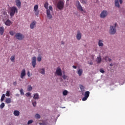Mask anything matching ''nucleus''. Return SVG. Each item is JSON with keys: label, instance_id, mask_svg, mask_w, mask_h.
Returning a JSON list of instances; mask_svg holds the SVG:
<instances>
[{"label": "nucleus", "instance_id": "obj_1", "mask_svg": "<svg viewBox=\"0 0 125 125\" xmlns=\"http://www.w3.org/2000/svg\"><path fill=\"white\" fill-rule=\"evenodd\" d=\"M109 33L110 35H115L117 33V23H113L109 26Z\"/></svg>", "mask_w": 125, "mask_h": 125}, {"label": "nucleus", "instance_id": "obj_2", "mask_svg": "<svg viewBox=\"0 0 125 125\" xmlns=\"http://www.w3.org/2000/svg\"><path fill=\"white\" fill-rule=\"evenodd\" d=\"M47 17L48 19H51L52 18V15H53V9L52 6H49V8L46 10Z\"/></svg>", "mask_w": 125, "mask_h": 125}, {"label": "nucleus", "instance_id": "obj_3", "mask_svg": "<svg viewBox=\"0 0 125 125\" xmlns=\"http://www.w3.org/2000/svg\"><path fill=\"white\" fill-rule=\"evenodd\" d=\"M18 13V9H17V7L15 6H13L10 8V11L9 12V13L11 17H13V16H14V14H15V13Z\"/></svg>", "mask_w": 125, "mask_h": 125}, {"label": "nucleus", "instance_id": "obj_4", "mask_svg": "<svg viewBox=\"0 0 125 125\" xmlns=\"http://www.w3.org/2000/svg\"><path fill=\"white\" fill-rule=\"evenodd\" d=\"M108 14H109L108 11L104 10L101 12V14H100V17L102 19H104L105 17H107V16H108Z\"/></svg>", "mask_w": 125, "mask_h": 125}, {"label": "nucleus", "instance_id": "obj_5", "mask_svg": "<svg viewBox=\"0 0 125 125\" xmlns=\"http://www.w3.org/2000/svg\"><path fill=\"white\" fill-rule=\"evenodd\" d=\"M57 8L60 10H62L64 8V1L60 0L57 3Z\"/></svg>", "mask_w": 125, "mask_h": 125}, {"label": "nucleus", "instance_id": "obj_6", "mask_svg": "<svg viewBox=\"0 0 125 125\" xmlns=\"http://www.w3.org/2000/svg\"><path fill=\"white\" fill-rule=\"evenodd\" d=\"M16 39L19 40V41H22L24 39V35L20 33H18L15 35Z\"/></svg>", "mask_w": 125, "mask_h": 125}, {"label": "nucleus", "instance_id": "obj_7", "mask_svg": "<svg viewBox=\"0 0 125 125\" xmlns=\"http://www.w3.org/2000/svg\"><path fill=\"white\" fill-rule=\"evenodd\" d=\"M89 94H90V92H89V91H86L84 94V97L82 99V101H86V100H87V98L89 97Z\"/></svg>", "mask_w": 125, "mask_h": 125}, {"label": "nucleus", "instance_id": "obj_8", "mask_svg": "<svg viewBox=\"0 0 125 125\" xmlns=\"http://www.w3.org/2000/svg\"><path fill=\"white\" fill-rule=\"evenodd\" d=\"M119 0L120 4H122V3H123V0H115L114 3H115V6L116 7H118V8H120V7H121V6L120 5V3H119Z\"/></svg>", "mask_w": 125, "mask_h": 125}, {"label": "nucleus", "instance_id": "obj_9", "mask_svg": "<svg viewBox=\"0 0 125 125\" xmlns=\"http://www.w3.org/2000/svg\"><path fill=\"white\" fill-rule=\"evenodd\" d=\"M55 75L61 77L62 76V70L60 67H58L56 69Z\"/></svg>", "mask_w": 125, "mask_h": 125}, {"label": "nucleus", "instance_id": "obj_10", "mask_svg": "<svg viewBox=\"0 0 125 125\" xmlns=\"http://www.w3.org/2000/svg\"><path fill=\"white\" fill-rule=\"evenodd\" d=\"M76 7H77L78 9L79 10H80V11H83V7L82 6V5H81V3H80V1H77L76 2Z\"/></svg>", "mask_w": 125, "mask_h": 125}, {"label": "nucleus", "instance_id": "obj_11", "mask_svg": "<svg viewBox=\"0 0 125 125\" xmlns=\"http://www.w3.org/2000/svg\"><path fill=\"white\" fill-rule=\"evenodd\" d=\"M37 64V58L36 57H33L32 58V65L33 68L36 67V65Z\"/></svg>", "mask_w": 125, "mask_h": 125}, {"label": "nucleus", "instance_id": "obj_12", "mask_svg": "<svg viewBox=\"0 0 125 125\" xmlns=\"http://www.w3.org/2000/svg\"><path fill=\"white\" fill-rule=\"evenodd\" d=\"M26 76V69H23L21 73V78L24 79V77Z\"/></svg>", "mask_w": 125, "mask_h": 125}, {"label": "nucleus", "instance_id": "obj_13", "mask_svg": "<svg viewBox=\"0 0 125 125\" xmlns=\"http://www.w3.org/2000/svg\"><path fill=\"white\" fill-rule=\"evenodd\" d=\"M33 99L34 100H39L40 99V95L39 93H35L33 95Z\"/></svg>", "mask_w": 125, "mask_h": 125}, {"label": "nucleus", "instance_id": "obj_14", "mask_svg": "<svg viewBox=\"0 0 125 125\" xmlns=\"http://www.w3.org/2000/svg\"><path fill=\"white\" fill-rule=\"evenodd\" d=\"M36 25H37V21H34L30 23V28L34 29L36 27Z\"/></svg>", "mask_w": 125, "mask_h": 125}, {"label": "nucleus", "instance_id": "obj_15", "mask_svg": "<svg viewBox=\"0 0 125 125\" xmlns=\"http://www.w3.org/2000/svg\"><path fill=\"white\" fill-rule=\"evenodd\" d=\"M76 38L78 41H80L81 39H82V33L80 31H78L77 35L76 36Z\"/></svg>", "mask_w": 125, "mask_h": 125}, {"label": "nucleus", "instance_id": "obj_16", "mask_svg": "<svg viewBox=\"0 0 125 125\" xmlns=\"http://www.w3.org/2000/svg\"><path fill=\"white\" fill-rule=\"evenodd\" d=\"M4 23L6 26H10L12 24V22L10 20H8L6 21H4Z\"/></svg>", "mask_w": 125, "mask_h": 125}, {"label": "nucleus", "instance_id": "obj_17", "mask_svg": "<svg viewBox=\"0 0 125 125\" xmlns=\"http://www.w3.org/2000/svg\"><path fill=\"white\" fill-rule=\"evenodd\" d=\"M16 3L19 8L21 7V1L20 0H16Z\"/></svg>", "mask_w": 125, "mask_h": 125}, {"label": "nucleus", "instance_id": "obj_18", "mask_svg": "<svg viewBox=\"0 0 125 125\" xmlns=\"http://www.w3.org/2000/svg\"><path fill=\"white\" fill-rule=\"evenodd\" d=\"M83 69H79L77 71V74L79 76V77H81L82 75H83Z\"/></svg>", "mask_w": 125, "mask_h": 125}, {"label": "nucleus", "instance_id": "obj_19", "mask_svg": "<svg viewBox=\"0 0 125 125\" xmlns=\"http://www.w3.org/2000/svg\"><path fill=\"white\" fill-rule=\"evenodd\" d=\"M102 61V59L101 58V57L98 56L97 57L96 59V62H97L98 63H101Z\"/></svg>", "mask_w": 125, "mask_h": 125}, {"label": "nucleus", "instance_id": "obj_20", "mask_svg": "<svg viewBox=\"0 0 125 125\" xmlns=\"http://www.w3.org/2000/svg\"><path fill=\"white\" fill-rule=\"evenodd\" d=\"M39 72L42 75H45V70L44 69V68H40L39 70Z\"/></svg>", "mask_w": 125, "mask_h": 125}, {"label": "nucleus", "instance_id": "obj_21", "mask_svg": "<svg viewBox=\"0 0 125 125\" xmlns=\"http://www.w3.org/2000/svg\"><path fill=\"white\" fill-rule=\"evenodd\" d=\"M13 114L15 117H18L20 115V112L18 110H14Z\"/></svg>", "mask_w": 125, "mask_h": 125}, {"label": "nucleus", "instance_id": "obj_22", "mask_svg": "<svg viewBox=\"0 0 125 125\" xmlns=\"http://www.w3.org/2000/svg\"><path fill=\"white\" fill-rule=\"evenodd\" d=\"M98 45L101 47L103 46L104 45V43H103V41L99 40L98 42Z\"/></svg>", "mask_w": 125, "mask_h": 125}, {"label": "nucleus", "instance_id": "obj_23", "mask_svg": "<svg viewBox=\"0 0 125 125\" xmlns=\"http://www.w3.org/2000/svg\"><path fill=\"white\" fill-rule=\"evenodd\" d=\"M4 33V28L3 26L0 27V35L2 36Z\"/></svg>", "mask_w": 125, "mask_h": 125}, {"label": "nucleus", "instance_id": "obj_24", "mask_svg": "<svg viewBox=\"0 0 125 125\" xmlns=\"http://www.w3.org/2000/svg\"><path fill=\"white\" fill-rule=\"evenodd\" d=\"M12 101H11V99L10 98H8L7 99H6L5 100V103L7 104H10V103H11Z\"/></svg>", "mask_w": 125, "mask_h": 125}, {"label": "nucleus", "instance_id": "obj_25", "mask_svg": "<svg viewBox=\"0 0 125 125\" xmlns=\"http://www.w3.org/2000/svg\"><path fill=\"white\" fill-rule=\"evenodd\" d=\"M33 90V87H32V85H28L27 86V91L29 92H31Z\"/></svg>", "mask_w": 125, "mask_h": 125}, {"label": "nucleus", "instance_id": "obj_26", "mask_svg": "<svg viewBox=\"0 0 125 125\" xmlns=\"http://www.w3.org/2000/svg\"><path fill=\"white\" fill-rule=\"evenodd\" d=\"M80 89H81L82 92H83L82 94L83 95V92L84 91V86H83V85L81 84V85H80Z\"/></svg>", "mask_w": 125, "mask_h": 125}, {"label": "nucleus", "instance_id": "obj_27", "mask_svg": "<svg viewBox=\"0 0 125 125\" xmlns=\"http://www.w3.org/2000/svg\"><path fill=\"white\" fill-rule=\"evenodd\" d=\"M104 60L106 62H112V59H110V58H109L108 57H105L104 58Z\"/></svg>", "mask_w": 125, "mask_h": 125}, {"label": "nucleus", "instance_id": "obj_28", "mask_svg": "<svg viewBox=\"0 0 125 125\" xmlns=\"http://www.w3.org/2000/svg\"><path fill=\"white\" fill-rule=\"evenodd\" d=\"M62 94L64 96H66L67 94H68V91L66 90H64L63 92H62Z\"/></svg>", "mask_w": 125, "mask_h": 125}, {"label": "nucleus", "instance_id": "obj_29", "mask_svg": "<svg viewBox=\"0 0 125 125\" xmlns=\"http://www.w3.org/2000/svg\"><path fill=\"white\" fill-rule=\"evenodd\" d=\"M10 60L12 61V62H14V61H15V56H12L10 58Z\"/></svg>", "mask_w": 125, "mask_h": 125}, {"label": "nucleus", "instance_id": "obj_30", "mask_svg": "<svg viewBox=\"0 0 125 125\" xmlns=\"http://www.w3.org/2000/svg\"><path fill=\"white\" fill-rule=\"evenodd\" d=\"M32 103L33 107H36V106H37V101H32Z\"/></svg>", "mask_w": 125, "mask_h": 125}, {"label": "nucleus", "instance_id": "obj_31", "mask_svg": "<svg viewBox=\"0 0 125 125\" xmlns=\"http://www.w3.org/2000/svg\"><path fill=\"white\" fill-rule=\"evenodd\" d=\"M35 117L36 119H41V115L39 114L38 113L35 114Z\"/></svg>", "mask_w": 125, "mask_h": 125}, {"label": "nucleus", "instance_id": "obj_32", "mask_svg": "<svg viewBox=\"0 0 125 125\" xmlns=\"http://www.w3.org/2000/svg\"><path fill=\"white\" fill-rule=\"evenodd\" d=\"M4 106H5L4 103H2L0 105V109H3V108H4Z\"/></svg>", "mask_w": 125, "mask_h": 125}, {"label": "nucleus", "instance_id": "obj_33", "mask_svg": "<svg viewBox=\"0 0 125 125\" xmlns=\"http://www.w3.org/2000/svg\"><path fill=\"white\" fill-rule=\"evenodd\" d=\"M81 3H83V4H86V3L87 2V0H82L81 1Z\"/></svg>", "mask_w": 125, "mask_h": 125}, {"label": "nucleus", "instance_id": "obj_34", "mask_svg": "<svg viewBox=\"0 0 125 125\" xmlns=\"http://www.w3.org/2000/svg\"><path fill=\"white\" fill-rule=\"evenodd\" d=\"M5 95L9 97V96H10V91H7Z\"/></svg>", "mask_w": 125, "mask_h": 125}, {"label": "nucleus", "instance_id": "obj_35", "mask_svg": "<svg viewBox=\"0 0 125 125\" xmlns=\"http://www.w3.org/2000/svg\"><path fill=\"white\" fill-rule=\"evenodd\" d=\"M20 92L21 95H24V90L23 89L21 88L20 90Z\"/></svg>", "mask_w": 125, "mask_h": 125}, {"label": "nucleus", "instance_id": "obj_36", "mask_svg": "<svg viewBox=\"0 0 125 125\" xmlns=\"http://www.w3.org/2000/svg\"><path fill=\"white\" fill-rule=\"evenodd\" d=\"M31 93H30V92H27V93H26V94H25V96L27 97H30H30H32V96H31Z\"/></svg>", "mask_w": 125, "mask_h": 125}, {"label": "nucleus", "instance_id": "obj_37", "mask_svg": "<svg viewBox=\"0 0 125 125\" xmlns=\"http://www.w3.org/2000/svg\"><path fill=\"white\" fill-rule=\"evenodd\" d=\"M44 6L47 10L49 8V7H48V4H47V3H46L45 4H44Z\"/></svg>", "mask_w": 125, "mask_h": 125}, {"label": "nucleus", "instance_id": "obj_38", "mask_svg": "<svg viewBox=\"0 0 125 125\" xmlns=\"http://www.w3.org/2000/svg\"><path fill=\"white\" fill-rule=\"evenodd\" d=\"M37 61L38 62H41V61H42V57H41V56H39L37 57Z\"/></svg>", "mask_w": 125, "mask_h": 125}, {"label": "nucleus", "instance_id": "obj_39", "mask_svg": "<svg viewBox=\"0 0 125 125\" xmlns=\"http://www.w3.org/2000/svg\"><path fill=\"white\" fill-rule=\"evenodd\" d=\"M38 8H39V6H38V5H35L34 7V11L38 10Z\"/></svg>", "mask_w": 125, "mask_h": 125}, {"label": "nucleus", "instance_id": "obj_40", "mask_svg": "<svg viewBox=\"0 0 125 125\" xmlns=\"http://www.w3.org/2000/svg\"><path fill=\"white\" fill-rule=\"evenodd\" d=\"M62 77L63 79V80H68V76L63 75H62Z\"/></svg>", "mask_w": 125, "mask_h": 125}, {"label": "nucleus", "instance_id": "obj_41", "mask_svg": "<svg viewBox=\"0 0 125 125\" xmlns=\"http://www.w3.org/2000/svg\"><path fill=\"white\" fill-rule=\"evenodd\" d=\"M40 125H47V123L46 122L43 121L42 123H40Z\"/></svg>", "mask_w": 125, "mask_h": 125}, {"label": "nucleus", "instance_id": "obj_42", "mask_svg": "<svg viewBox=\"0 0 125 125\" xmlns=\"http://www.w3.org/2000/svg\"><path fill=\"white\" fill-rule=\"evenodd\" d=\"M35 15H39V13H40V11H39V10H35Z\"/></svg>", "mask_w": 125, "mask_h": 125}, {"label": "nucleus", "instance_id": "obj_43", "mask_svg": "<svg viewBox=\"0 0 125 125\" xmlns=\"http://www.w3.org/2000/svg\"><path fill=\"white\" fill-rule=\"evenodd\" d=\"M9 34L11 36H14V31H10Z\"/></svg>", "mask_w": 125, "mask_h": 125}, {"label": "nucleus", "instance_id": "obj_44", "mask_svg": "<svg viewBox=\"0 0 125 125\" xmlns=\"http://www.w3.org/2000/svg\"><path fill=\"white\" fill-rule=\"evenodd\" d=\"M100 72L101 73H102V74H104V73L105 72V71H104L103 69H101L100 70Z\"/></svg>", "mask_w": 125, "mask_h": 125}, {"label": "nucleus", "instance_id": "obj_45", "mask_svg": "<svg viewBox=\"0 0 125 125\" xmlns=\"http://www.w3.org/2000/svg\"><path fill=\"white\" fill-rule=\"evenodd\" d=\"M114 65H115V63L112 62V63H110V64H109V66H110V67H113V66H114Z\"/></svg>", "mask_w": 125, "mask_h": 125}, {"label": "nucleus", "instance_id": "obj_46", "mask_svg": "<svg viewBox=\"0 0 125 125\" xmlns=\"http://www.w3.org/2000/svg\"><path fill=\"white\" fill-rule=\"evenodd\" d=\"M5 98V94H3L1 98L3 99H4Z\"/></svg>", "mask_w": 125, "mask_h": 125}, {"label": "nucleus", "instance_id": "obj_47", "mask_svg": "<svg viewBox=\"0 0 125 125\" xmlns=\"http://www.w3.org/2000/svg\"><path fill=\"white\" fill-rule=\"evenodd\" d=\"M27 76H28V77H29V78H30V77H31V74H30V71L27 72Z\"/></svg>", "mask_w": 125, "mask_h": 125}, {"label": "nucleus", "instance_id": "obj_48", "mask_svg": "<svg viewBox=\"0 0 125 125\" xmlns=\"http://www.w3.org/2000/svg\"><path fill=\"white\" fill-rule=\"evenodd\" d=\"M88 64H89L90 65H92L93 64V63L92 62H88Z\"/></svg>", "mask_w": 125, "mask_h": 125}, {"label": "nucleus", "instance_id": "obj_49", "mask_svg": "<svg viewBox=\"0 0 125 125\" xmlns=\"http://www.w3.org/2000/svg\"><path fill=\"white\" fill-rule=\"evenodd\" d=\"M15 96H17V97H19V96H20V95L19 94H16Z\"/></svg>", "mask_w": 125, "mask_h": 125}, {"label": "nucleus", "instance_id": "obj_50", "mask_svg": "<svg viewBox=\"0 0 125 125\" xmlns=\"http://www.w3.org/2000/svg\"><path fill=\"white\" fill-rule=\"evenodd\" d=\"M13 84H14V85H16V84H17V83H16V82H15L13 83Z\"/></svg>", "mask_w": 125, "mask_h": 125}, {"label": "nucleus", "instance_id": "obj_51", "mask_svg": "<svg viewBox=\"0 0 125 125\" xmlns=\"http://www.w3.org/2000/svg\"><path fill=\"white\" fill-rule=\"evenodd\" d=\"M72 67H73V68L74 69H77V66H75V65H73Z\"/></svg>", "mask_w": 125, "mask_h": 125}, {"label": "nucleus", "instance_id": "obj_52", "mask_svg": "<svg viewBox=\"0 0 125 125\" xmlns=\"http://www.w3.org/2000/svg\"><path fill=\"white\" fill-rule=\"evenodd\" d=\"M4 100V99H2V98H1V99H0L1 102H2V101H3Z\"/></svg>", "mask_w": 125, "mask_h": 125}, {"label": "nucleus", "instance_id": "obj_53", "mask_svg": "<svg viewBox=\"0 0 125 125\" xmlns=\"http://www.w3.org/2000/svg\"><path fill=\"white\" fill-rule=\"evenodd\" d=\"M61 43H62V44H64V42H61Z\"/></svg>", "mask_w": 125, "mask_h": 125}, {"label": "nucleus", "instance_id": "obj_54", "mask_svg": "<svg viewBox=\"0 0 125 125\" xmlns=\"http://www.w3.org/2000/svg\"><path fill=\"white\" fill-rule=\"evenodd\" d=\"M67 0V1H69V0Z\"/></svg>", "mask_w": 125, "mask_h": 125}]
</instances>
